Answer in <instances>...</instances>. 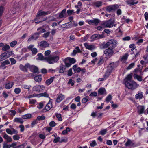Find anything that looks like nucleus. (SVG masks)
Masks as SVG:
<instances>
[{
    "label": "nucleus",
    "instance_id": "nucleus-3",
    "mask_svg": "<svg viewBox=\"0 0 148 148\" xmlns=\"http://www.w3.org/2000/svg\"><path fill=\"white\" fill-rule=\"evenodd\" d=\"M124 84L127 88L132 90L136 89L139 86V85L134 81L127 82Z\"/></svg>",
    "mask_w": 148,
    "mask_h": 148
},
{
    "label": "nucleus",
    "instance_id": "nucleus-25",
    "mask_svg": "<svg viewBox=\"0 0 148 148\" xmlns=\"http://www.w3.org/2000/svg\"><path fill=\"white\" fill-rule=\"evenodd\" d=\"M112 72L111 70L107 69L106 71L105 74L103 75L105 78L106 79L110 75L111 73Z\"/></svg>",
    "mask_w": 148,
    "mask_h": 148
},
{
    "label": "nucleus",
    "instance_id": "nucleus-45",
    "mask_svg": "<svg viewBox=\"0 0 148 148\" xmlns=\"http://www.w3.org/2000/svg\"><path fill=\"white\" fill-rule=\"evenodd\" d=\"M112 99V97L110 95H109L106 98V101L107 102H109Z\"/></svg>",
    "mask_w": 148,
    "mask_h": 148
},
{
    "label": "nucleus",
    "instance_id": "nucleus-61",
    "mask_svg": "<svg viewBox=\"0 0 148 148\" xmlns=\"http://www.w3.org/2000/svg\"><path fill=\"white\" fill-rule=\"evenodd\" d=\"M11 131L12 134H17L18 133V131L17 130L13 128H11Z\"/></svg>",
    "mask_w": 148,
    "mask_h": 148
},
{
    "label": "nucleus",
    "instance_id": "nucleus-62",
    "mask_svg": "<svg viewBox=\"0 0 148 148\" xmlns=\"http://www.w3.org/2000/svg\"><path fill=\"white\" fill-rule=\"evenodd\" d=\"M96 145L97 143L95 140H93L92 142L90 144V145L92 147H94Z\"/></svg>",
    "mask_w": 148,
    "mask_h": 148
},
{
    "label": "nucleus",
    "instance_id": "nucleus-53",
    "mask_svg": "<svg viewBox=\"0 0 148 148\" xmlns=\"http://www.w3.org/2000/svg\"><path fill=\"white\" fill-rule=\"evenodd\" d=\"M56 123L53 121L50 122L49 123V125L51 127H54L56 126Z\"/></svg>",
    "mask_w": 148,
    "mask_h": 148
},
{
    "label": "nucleus",
    "instance_id": "nucleus-6",
    "mask_svg": "<svg viewBox=\"0 0 148 148\" xmlns=\"http://www.w3.org/2000/svg\"><path fill=\"white\" fill-rule=\"evenodd\" d=\"M51 12L50 11L45 12L42 11L41 10H40L38 12L36 16V18L37 19L40 18V16L48 15Z\"/></svg>",
    "mask_w": 148,
    "mask_h": 148
},
{
    "label": "nucleus",
    "instance_id": "nucleus-50",
    "mask_svg": "<svg viewBox=\"0 0 148 148\" xmlns=\"http://www.w3.org/2000/svg\"><path fill=\"white\" fill-rule=\"evenodd\" d=\"M14 91L16 94H18L21 92V89L19 88H16L15 89Z\"/></svg>",
    "mask_w": 148,
    "mask_h": 148
},
{
    "label": "nucleus",
    "instance_id": "nucleus-32",
    "mask_svg": "<svg viewBox=\"0 0 148 148\" xmlns=\"http://www.w3.org/2000/svg\"><path fill=\"white\" fill-rule=\"evenodd\" d=\"M34 79L36 82H39L41 81L42 77L41 76L38 75L35 77Z\"/></svg>",
    "mask_w": 148,
    "mask_h": 148
},
{
    "label": "nucleus",
    "instance_id": "nucleus-35",
    "mask_svg": "<svg viewBox=\"0 0 148 148\" xmlns=\"http://www.w3.org/2000/svg\"><path fill=\"white\" fill-rule=\"evenodd\" d=\"M128 53H125L124 55H123L122 57L121 60L122 61H124L127 60L128 57Z\"/></svg>",
    "mask_w": 148,
    "mask_h": 148
},
{
    "label": "nucleus",
    "instance_id": "nucleus-15",
    "mask_svg": "<svg viewBox=\"0 0 148 148\" xmlns=\"http://www.w3.org/2000/svg\"><path fill=\"white\" fill-rule=\"evenodd\" d=\"M10 64V62L8 60H5L2 62L1 63L0 68H2L3 69H4L6 68L5 65L9 64Z\"/></svg>",
    "mask_w": 148,
    "mask_h": 148
},
{
    "label": "nucleus",
    "instance_id": "nucleus-47",
    "mask_svg": "<svg viewBox=\"0 0 148 148\" xmlns=\"http://www.w3.org/2000/svg\"><path fill=\"white\" fill-rule=\"evenodd\" d=\"M88 98L86 97L82 99V102L83 103H85L88 101Z\"/></svg>",
    "mask_w": 148,
    "mask_h": 148
},
{
    "label": "nucleus",
    "instance_id": "nucleus-22",
    "mask_svg": "<svg viewBox=\"0 0 148 148\" xmlns=\"http://www.w3.org/2000/svg\"><path fill=\"white\" fill-rule=\"evenodd\" d=\"M84 45L86 48L87 49L92 50L94 48V46L89 45L87 43H84Z\"/></svg>",
    "mask_w": 148,
    "mask_h": 148
},
{
    "label": "nucleus",
    "instance_id": "nucleus-5",
    "mask_svg": "<svg viewBox=\"0 0 148 148\" xmlns=\"http://www.w3.org/2000/svg\"><path fill=\"white\" fill-rule=\"evenodd\" d=\"M119 6L117 4H114L110 5L106 7V10L109 12H110L112 11H114L118 9Z\"/></svg>",
    "mask_w": 148,
    "mask_h": 148
},
{
    "label": "nucleus",
    "instance_id": "nucleus-17",
    "mask_svg": "<svg viewBox=\"0 0 148 148\" xmlns=\"http://www.w3.org/2000/svg\"><path fill=\"white\" fill-rule=\"evenodd\" d=\"M39 33L38 32L35 33L31 36V38H29L28 40H31L32 39L36 40L39 37Z\"/></svg>",
    "mask_w": 148,
    "mask_h": 148
},
{
    "label": "nucleus",
    "instance_id": "nucleus-8",
    "mask_svg": "<svg viewBox=\"0 0 148 148\" xmlns=\"http://www.w3.org/2000/svg\"><path fill=\"white\" fill-rule=\"evenodd\" d=\"M29 64L27 63L25 64V66L22 64H20L19 66L20 69L24 72H27L28 71L27 69L29 68Z\"/></svg>",
    "mask_w": 148,
    "mask_h": 148
},
{
    "label": "nucleus",
    "instance_id": "nucleus-54",
    "mask_svg": "<svg viewBox=\"0 0 148 148\" xmlns=\"http://www.w3.org/2000/svg\"><path fill=\"white\" fill-rule=\"evenodd\" d=\"M10 60L11 62V64L13 65L14 64H15L16 63V60L14 58H10Z\"/></svg>",
    "mask_w": 148,
    "mask_h": 148
},
{
    "label": "nucleus",
    "instance_id": "nucleus-60",
    "mask_svg": "<svg viewBox=\"0 0 148 148\" xmlns=\"http://www.w3.org/2000/svg\"><path fill=\"white\" fill-rule=\"evenodd\" d=\"M44 106V105L42 103L40 102L39 103L38 105V108L39 109H40L42 108Z\"/></svg>",
    "mask_w": 148,
    "mask_h": 148
},
{
    "label": "nucleus",
    "instance_id": "nucleus-44",
    "mask_svg": "<svg viewBox=\"0 0 148 148\" xmlns=\"http://www.w3.org/2000/svg\"><path fill=\"white\" fill-rule=\"evenodd\" d=\"M50 34L49 32H47L46 33H45L42 35V36L45 38H47L49 36Z\"/></svg>",
    "mask_w": 148,
    "mask_h": 148
},
{
    "label": "nucleus",
    "instance_id": "nucleus-40",
    "mask_svg": "<svg viewBox=\"0 0 148 148\" xmlns=\"http://www.w3.org/2000/svg\"><path fill=\"white\" fill-rule=\"evenodd\" d=\"M69 58V62L71 64H73L76 62L75 60L73 58Z\"/></svg>",
    "mask_w": 148,
    "mask_h": 148
},
{
    "label": "nucleus",
    "instance_id": "nucleus-23",
    "mask_svg": "<svg viewBox=\"0 0 148 148\" xmlns=\"http://www.w3.org/2000/svg\"><path fill=\"white\" fill-rule=\"evenodd\" d=\"M55 78V77H52L50 78L49 79L47 80L46 81L45 83L47 85H50L53 82Z\"/></svg>",
    "mask_w": 148,
    "mask_h": 148
},
{
    "label": "nucleus",
    "instance_id": "nucleus-9",
    "mask_svg": "<svg viewBox=\"0 0 148 148\" xmlns=\"http://www.w3.org/2000/svg\"><path fill=\"white\" fill-rule=\"evenodd\" d=\"M114 53L113 49L109 48L108 49H106L104 52V53L108 56H112L113 54Z\"/></svg>",
    "mask_w": 148,
    "mask_h": 148
},
{
    "label": "nucleus",
    "instance_id": "nucleus-21",
    "mask_svg": "<svg viewBox=\"0 0 148 148\" xmlns=\"http://www.w3.org/2000/svg\"><path fill=\"white\" fill-rule=\"evenodd\" d=\"M132 78V76L131 74H129L124 79L125 83L127 82H129L130 81H132L133 80H132L131 79Z\"/></svg>",
    "mask_w": 148,
    "mask_h": 148
},
{
    "label": "nucleus",
    "instance_id": "nucleus-7",
    "mask_svg": "<svg viewBox=\"0 0 148 148\" xmlns=\"http://www.w3.org/2000/svg\"><path fill=\"white\" fill-rule=\"evenodd\" d=\"M52 99L49 100L48 103L47 104L45 107V108L43 109L42 110V112H45L47 111H49L50 110L52 107V105L51 101Z\"/></svg>",
    "mask_w": 148,
    "mask_h": 148
},
{
    "label": "nucleus",
    "instance_id": "nucleus-43",
    "mask_svg": "<svg viewBox=\"0 0 148 148\" xmlns=\"http://www.w3.org/2000/svg\"><path fill=\"white\" fill-rule=\"evenodd\" d=\"M17 42L16 40H14L10 43V46L11 47H14L17 44Z\"/></svg>",
    "mask_w": 148,
    "mask_h": 148
},
{
    "label": "nucleus",
    "instance_id": "nucleus-13",
    "mask_svg": "<svg viewBox=\"0 0 148 148\" xmlns=\"http://www.w3.org/2000/svg\"><path fill=\"white\" fill-rule=\"evenodd\" d=\"M137 112L139 115L142 114L144 113L145 107L143 106H139L137 107Z\"/></svg>",
    "mask_w": 148,
    "mask_h": 148
},
{
    "label": "nucleus",
    "instance_id": "nucleus-39",
    "mask_svg": "<svg viewBox=\"0 0 148 148\" xmlns=\"http://www.w3.org/2000/svg\"><path fill=\"white\" fill-rule=\"evenodd\" d=\"M45 117L43 116H39L37 117V119L38 121L43 120L45 119Z\"/></svg>",
    "mask_w": 148,
    "mask_h": 148
},
{
    "label": "nucleus",
    "instance_id": "nucleus-27",
    "mask_svg": "<svg viewBox=\"0 0 148 148\" xmlns=\"http://www.w3.org/2000/svg\"><path fill=\"white\" fill-rule=\"evenodd\" d=\"M13 85V82H10L5 85V87L7 89H9Z\"/></svg>",
    "mask_w": 148,
    "mask_h": 148
},
{
    "label": "nucleus",
    "instance_id": "nucleus-2",
    "mask_svg": "<svg viewBox=\"0 0 148 148\" xmlns=\"http://www.w3.org/2000/svg\"><path fill=\"white\" fill-rule=\"evenodd\" d=\"M117 42L116 40H109L106 43L101 44L100 47L101 49H105L107 47L113 49L116 46Z\"/></svg>",
    "mask_w": 148,
    "mask_h": 148
},
{
    "label": "nucleus",
    "instance_id": "nucleus-46",
    "mask_svg": "<svg viewBox=\"0 0 148 148\" xmlns=\"http://www.w3.org/2000/svg\"><path fill=\"white\" fill-rule=\"evenodd\" d=\"M31 85H24L23 86V87L25 89H28V91L29 90L30 88L31 87Z\"/></svg>",
    "mask_w": 148,
    "mask_h": 148
},
{
    "label": "nucleus",
    "instance_id": "nucleus-26",
    "mask_svg": "<svg viewBox=\"0 0 148 148\" xmlns=\"http://www.w3.org/2000/svg\"><path fill=\"white\" fill-rule=\"evenodd\" d=\"M2 54L3 55V56H4L6 59L10 56V53L9 51H7L5 52Z\"/></svg>",
    "mask_w": 148,
    "mask_h": 148
},
{
    "label": "nucleus",
    "instance_id": "nucleus-18",
    "mask_svg": "<svg viewBox=\"0 0 148 148\" xmlns=\"http://www.w3.org/2000/svg\"><path fill=\"white\" fill-rule=\"evenodd\" d=\"M49 44L45 41H42L40 42V45L43 47H46L49 46Z\"/></svg>",
    "mask_w": 148,
    "mask_h": 148
},
{
    "label": "nucleus",
    "instance_id": "nucleus-63",
    "mask_svg": "<svg viewBox=\"0 0 148 148\" xmlns=\"http://www.w3.org/2000/svg\"><path fill=\"white\" fill-rule=\"evenodd\" d=\"M6 131L10 135H12V133L11 129L9 128H7L6 130Z\"/></svg>",
    "mask_w": 148,
    "mask_h": 148
},
{
    "label": "nucleus",
    "instance_id": "nucleus-49",
    "mask_svg": "<svg viewBox=\"0 0 148 148\" xmlns=\"http://www.w3.org/2000/svg\"><path fill=\"white\" fill-rule=\"evenodd\" d=\"M32 54H36L37 52V49L36 48H33L31 50Z\"/></svg>",
    "mask_w": 148,
    "mask_h": 148
},
{
    "label": "nucleus",
    "instance_id": "nucleus-30",
    "mask_svg": "<svg viewBox=\"0 0 148 148\" xmlns=\"http://www.w3.org/2000/svg\"><path fill=\"white\" fill-rule=\"evenodd\" d=\"M66 9H64L59 14V17L61 18H62L64 16V15L66 13Z\"/></svg>",
    "mask_w": 148,
    "mask_h": 148
},
{
    "label": "nucleus",
    "instance_id": "nucleus-11",
    "mask_svg": "<svg viewBox=\"0 0 148 148\" xmlns=\"http://www.w3.org/2000/svg\"><path fill=\"white\" fill-rule=\"evenodd\" d=\"M45 88L43 86L37 85L34 86L33 88L34 91L41 92Z\"/></svg>",
    "mask_w": 148,
    "mask_h": 148
},
{
    "label": "nucleus",
    "instance_id": "nucleus-42",
    "mask_svg": "<svg viewBox=\"0 0 148 148\" xmlns=\"http://www.w3.org/2000/svg\"><path fill=\"white\" fill-rule=\"evenodd\" d=\"M67 59L66 58L65 59H64L63 60L64 62L65 63V66H66L67 67H69L71 65V64L69 62V63H67L66 62V61Z\"/></svg>",
    "mask_w": 148,
    "mask_h": 148
},
{
    "label": "nucleus",
    "instance_id": "nucleus-10",
    "mask_svg": "<svg viewBox=\"0 0 148 148\" xmlns=\"http://www.w3.org/2000/svg\"><path fill=\"white\" fill-rule=\"evenodd\" d=\"M29 69L30 71L34 73H39L38 68L34 65H31L29 64Z\"/></svg>",
    "mask_w": 148,
    "mask_h": 148
},
{
    "label": "nucleus",
    "instance_id": "nucleus-64",
    "mask_svg": "<svg viewBox=\"0 0 148 148\" xmlns=\"http://www.w3.org/2000/svg\"><path fill=\"white\" fill-rule=\"evenodd\" d=\"M50 53V50H48L45 52L44 54L45 56H47L49 55Z\"/></svg>",
    "mask_w": 148,
    "mask_h": 148
},
{
    "label": "nucleus",
    "instance_id": "nucleus-59",
    "mask_svg": "<svg viewBox=\"0 0 148 148\" xmlns=\"http://www.w3.org/2000/svg\"><path fill=\"white\" fill-rule=\"evenodd\" d=\"M73 12V10H68L67 11V13L69 15H71Z\"/></svg>",
    "mask_w": 148,
    "mask_h": 148
},
{
    "label": "nucleus",
    "instance_id": "nucleus-20",
    "mask_svg": "<svg viewBox=\"0 0 148 148\" xmlns=\"http://www.w3.org/2000/svg\"><path fill=\"white\" fill-rule=\"evenodd\" d=\"M64 98V96L62 94H60L57 98L56 101L58 103L61 102Z\"/></svg>",
    "mask_w": 148,
    "mask_h": 148
},
{
    "label": "nucleus",
    "instance_id": "nucleus-41",
    "mask_svg": "<svg viewBox=\"0 0 148 148\" xmlns=\"http://www.w3.org/2000/svg\"><path fill=\"white\" fill-rule=\"evenodd\" d=\"M107 131L106 129H103L100 131V133L102 135H104L106 133Z\"/></svg>",
    "mask_w": 148,
    "mask_h": 148
},
{
    "label": "nucleus",
    "instance_id": "nucleus-48",
    "mask_svg": "<svg viewBox=\"0 0 148 148\" xmlns=\"http://www.w3.org/2000/svg\"><path fill=\"white\" fill-rule=\"evenodd\" d=\"M13 138L14 140H18L20 138V137L19 135L17 134H16L14 135L13 136Z\"/></svg>",
    "mask_w": 148,
    "mask_h": 148
},
{
    "label": "nucleus",
    "instance_id": "nucleus-55",
    "mask_svg": "<svg viewBox=\"0 0 148 148\" xmlns=\"http://www.w3.org/2000/svg\"><path fill=\"white\" fill-rule=\"evenodd\" d=\"M60 137H58L54 139L53 142L54 143H56L58 142H59V141H60Z\"/></svg>",
    "mask_w": 148,
    "mask_h": 148
},
{
    "label": "nucleus",
    "instance_id": "nucleus-14",
    "mask_svg": "<svg viewBox=\"0 0 148 148\" xmlns=\"http://www.w3.org/2000/svg\"><path fill=\"white\" fill-rule=\"evenodd\" d=\"M100 22V20L98 19H94L89 21L88 23L89 24H93L95 25H97Z\"/></svg>",
    "mask_w": 148,
    "mask_h": 148
},
{
    "label": "nucleus",
    "instance_id": "nucleus-29",
    "mask_svg": "<svg viewBox=\"0 0 148 148\" xmlns=\"http://www.w3.org/2000/svg\"><path fill=\"white\" fill-rule=\"evenodd\" d=\"M106 91V90L105 88H102L99 89L98 93L99 94L101 95L104 94Z\"/></svg>",
    "mask_w": 148,
    "mask_h": 148
},
{
    "label": "nucleus",
    "instance_id": "nucleus-57",
    "mask_svg": "<svg viewBox=\"0 0 148 148\" xmlns=\"http://www.w3.org/2000/svg\"><path fill=\"white\" fill-rule=\"evenodd\" d=\"M132 143V142L129 139L125 144L126 146H128Z\"/></svg>",
    "mask_w": 148,
    "mask_h": 148
},
{
    "label": "nucleus",
    "instance_id": "nucleus-24",
    "mask_svg": "<svg viewBox=\"0 0 148 148\" xmlns=\"http://www.w3.org/2000/svg\"><path fill=\"white\" fill-rule=\"evenodd\" d=\"M14 121L17 123H19L22 124L24 122L22 118H16L14 119Z\"/></svg>",
    "mask_w": 148,
    "mask_h": 148
},
{
    "label": "nucleus",
    "instance_id": "nucleus-52",
    "mask_svg": "<svg viewBox=\"0 0 148 148\" xmlns=\"http://www.w3.org/2000/svg\"><path fill=\"white\" fill-rule=\"evenodd\" d=\"M135 64L134 63H132L130 64L129 66L127 67V69L129 70L133 67L134 66Z\"/></svg>",
    "mask_w": 148,
    "mask_h": 148
},
{
    "label": "nucleus",
    "instance_id": "nucleus-4",
    "mask_svg": "<svg viewBox=\"0 0 148 148\" xmlns=\"http://www.w3.org/2000/svg\"><path fill=\"white\" fill-rule=\"evenodd\" d=\"M114 21L109 20L108 21L103 22L101 24V25L106 27H111L113 26H115L116 24H114Z\"/></svg>",
    "mask_w": 148,
    "mask_h": 148
},
{
    "label": "nucleus",
    "instance_id": "nucleus-28",
    "mask_svg": "<svg viewBox=\"0 0 148 148\" xmlns=\"http://www.w3.org/2000/svg\"><path fill=\"white\" fill-rule=\"evenodd\" d=\"M32 115L30 114H27L22 116V117L24 119H28L31 117Z\"/></svg>",
    "mask_w": 148,
    "mask_h": 148
},
{
    "label": "nucleus",
    "instance_id": "nucleus-34",
    "mask_svg": "<svg viewBox=\"0 0 148 148\" xmlns=\"http://www.w3.org/2000/svg\"><path fill=\"white\" fill-rule=\"evenodd\" d=\"M10 49V46L6 44L5 45H3L2 48V50L4 51H6L7 50L9 49Z\"/></svg>",
    "mask_w": 148,
    "mask_h": 148
},
{
    "label": "nucleus",
    "instance_id": "nucleus-56",
    "mask_svg": "<svg viewBox=\"0 0 148 148\" xmlns=\"http://www.w3.org/2000/svg\"><path fill=\"white\" fill-rule=\"evenodd\" d=\"M4 7L3 6L0 7V16H1L3 14L4 10Z\"/></svg>",
    "mask_w": 148,
    "mask_h": 148
},
{
    "label": "nucleus",
    "instance_id": "nucleus-19",
    "mask_svg": "<svg viewBox=\"0 0 148 148\" xmlns=\"http://www.w3.org/2000/svg\"><path fill=\"white\" fill-rule=\"evenodd\" d=\"M102 2L100 1H98L94 2L92 3L93 6L99 8L102 6Z\"/></svg>",
    "mask_w": 148,
    "mask_h": 148
},
{
    "label": "nucleus",
    "instance_id": "nucleus-37",
    "mask_svg": "<svg viewBox=\"0 0 148 148\" xmlns=\"http://www.w3.org/2000/svg\"><path fill=\"white\" fill-rule=\"evenodd\" d=\"M55 115L56 117L58 119V120L59 121H61L62 120V119L61 117V115L60 114L56 113L55 114Z\"/></svg>",
    "mask_w": 148,
    "mask_h": 148
},
{
    "label": "nucleus",
    "instance_id": "nucleus-51",
    "mask_svg": "<svg viewBox=\"0 0 148 148\" xmlns=\"http://www.w3.org/2000/svg\"><path fill=\"white\" fill-rule=\"evenodd\" d=\"M38 95L40 97L44 96L46 97H48L49 96L47 94L46 92L40 93Z\"/></svg>",
    "mask_w": 148,
    "mask_h": 148
},
{
    "label": "nucleus",
    "instance_id": "nucleus-12",
    "mask_svg": "<svg viewBox=\"0 0 148 148\" xmlns=\"http://www.w3.org/2000/svg\"><path fill=\"white\" fill-rule=\"evenodd\" d=\"M103 35H100L99 34H94L91 37V38L94 40L99 39L103 37Z\"/></svg>",
    "mask_w": 148,
    "mask_h": 148
},
{
    "label": "nucleus",
    "instance_id": "nucleus-58",
    "mask_svg": "<svg viewBox=\"0 0 148 148\" xmlns=\"http://www.w3.org/2000/svg\"><path fill=\"white\" fill-rule=\"evenodd\" d=\"M38 120L36 119L34 120L31 123L32 126V127L33 126L36 124L38 123Z\"/></svg>",
    "mask_w": 148,
    "mask_h": 148
},
{
    "label": "nucleus",
    "instance_id": "nucleus-1",
    "mask_svg": "<svg viewBox=\"0 0 148 148\" xmlns=\"http://www.w3.org/2000/svg\"><path fill=\"white\" fill-rule=\"evenodd\" d=\"M38 58L40 60H45L49 64H53L57 62L59 59V57L58 56H49L48 57H44L41 53H38L37 55Z\"/></svg>",
    "mask_w": 148,
    "mask_h": 148
},
{
    "label": "nucleus",
    "instance_id": "nucleus-36",
    "mask_svg": "<svg viewBox=\"0 0 148 148\" xmlns=\"http://www.w3.org/2000/svg\"><path fill=\"white\" fill-rule=\"evenodd\" d=\"M127 3L128 4L130 5H133L134 4H136L138 3V1H137L136 2H134V0H130L127 1Z\"/></svg>",
    "mask_w": 148,
    "mask_h": 148
},
{
    "label": "nucleus",
    "instance_id": "nucleus-33",
    "mask_svg": "<svg viewBox=\"0 0 148 148\" xmlns=\"http://www.w3.org/2000/svg\"><path fill=\"white\" fill-rule=\"evenodd\" d=\"M114 63H110L108 65V69L111 70V72H112V71L114 69Z\"/></svg>",
    "mask_w": 148,
    "mask_h": 148
},
{
    "label": "nucleus",
    "instance_id": "nucleus-38",
    "mask_svg": "<svg viewBox=\"0 0 148 148\" xmlns=\"http://www.w3.org/2000/svg\"><path fill=\"white\" fill-rule=\"evenodd\" d=\"M37 30L39 31L38 32V33H39L40 34V33H43L46 31L43 28H42L41 27H39L37 29Z\"/></svg>",
    "mask_w": 148,
    "mask_h": 148
},
{
    "label": "nucleus",
    "instance_id": "nucleus-16",
    "mask_svg": "<svg viewBox=\"0 0 148 148\" xmlns=\"http://www.w3.org/2000/svg\"><path fill=\"white\" fill-rule=\"evenodd\" d=\"M143 97V93L141 91H139L138 94H136L135 96V99H141Z\"/></svg>",
    "mask_w": 148,
    "mask_h": 148
},
{
    "label": "nucleus",
    "instance_id": "nucleus-31",
    "mask_svg": "<svg viewBox=\"0 0 148 148\" xmlns=\"http://www.w3.org/2000/svg\"><path fill=\"white\" fill-rule=\"evenodd\" d=\"M134 78H136L138 81H141L142 80V77L137 75L136 74H134Z\"/></svg>",
    "mask_w": 148,
    "mask_h": 148
}]
</instances>
